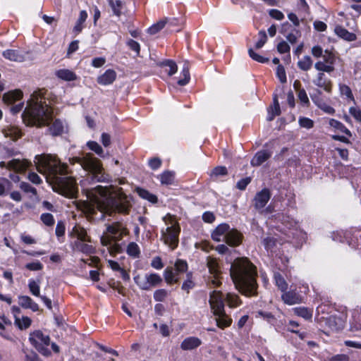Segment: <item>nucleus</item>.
Listing matches in <instances>:
<instances>
[{
	"mask_svg": "<svg viewBox=\"0 0 361 361\" xmlns=\"http://www.w3.org/2000/svg\"><path fill=\"white\" fill-rule=\"evenodd\" d=\"M84 191L87 200L78 201L76 207L88 216H93L97 212L102 213V217L115 212L127 214L132 206L129 197L122 192L114 195L107 187L97 185Z\"/></svg>",
	"mask_w": 361,
	"mask_h": 361,
	"instance_id": "obj_1",
	"label": "nucleus"
},
{
	"mask_svg": "<svg viewBox=\"0 0 361 361\" xmlns=\"http://www.w3.org/2000/svg\"><path fill=\"white\" fill-rule=\"evenodd\" d=\"M35 163L37 171L45 176L54 190L65 197H76L77 183L74 178L67 176L69 171L66 164L62 163L56 155L50 154L37 155Z\"/></svg>",
	"mask_w": 361,
	"mask_h": 361,
	"instance_id": "obj_2",
	"label": "nucleus"
},
{
	"mask_svg": "<svg viewBox=\"0 0 361 361\" xmlns=\"http://www.w3.org/2000/svg\"><path fill=\"white\" fill-rule=\"evenodd\" d=\"M231 277L235 288L246 296L257 294L256 267L246 257L235 259L231 266Z\"/></svg>",
	"mask_w": 361,
	"mask_h": 361,
	"instance_id": "obj_3",
	"label": "nucleus"
},
{
	"mask_svg": "<svg viewBox=\"0 0 361 361\" xmlns=\"http://www.w3.org/2000/svg\"><path fill=\"white\" fill-rule=\"evenodd\" d=\"M22 118L27 126L42 128L48 126L53 120V109L47 103L42 91L35 92Z\"/></svg>",
	"mask_w": 361,
	"mask_h": 361,
	"instance_id": "obj_4",
	"label": "nucleus"
},
{
	"mask_svg": "<svg viewBox=\"0 0 361 361\" xmlns=\"http://www.w3.org/2000/svg\"><path fill=\"white\" fill-rule=\"evenodd\" d=\"M70 164H79L87 172V179L94 183H108L110 176L106 173L103 164L99 159L94 157L92 153L82 154L81 157L69 158Z\"/></svg>",
	"mask_w": 361,
	"mask_h": 361,
	"instance_id": "obj_5",
	"label": "nucleus"
},
{
	"mask_svg": "<svg viewBox=\"0 0 361 361\" xmlns=\"http://www.w3.org/2000/svg\"><path fill=\"white\" fill-rule=\"evenodd\" d=\"M163 220L167 227L161 231V240L171 250H174L178 244V235L180 231V226L175 218L169 214H166L163 218Z\"/></svg>",
	"mask_w": 361,
	"mask_h": 361,
	"instance_id": "obj_6",
	"label": "nucleus"
},
{
	"mask_svg": "<svg viewBox=\"0 0 361 361\" xmlns=\"http://www.w3.org/2000/svg\"><path fill=\"white\" fill-rule=\"evenodd\" d=\"M29 341L36 350L44 356H49L51 351L48 349L50 338L40 330H35L30 334Z\"/></svg>",
	"mask_w": 361,
	"mask_h": 361,
	"instance_id": "obj_7",
	"label": "nucleus"
},
{
	"mask_svg": "<svg viewBox=\"0 0 361 361\" xmlns=\"http://www.w3.org/2000/svg\"><path fill=\"white\" fill-rule=\"evenodd\" d=\"M135 283L144 290H149L152 287L160 285L162 282L161 277L157 274H148L144 277L137 275L134 277Z\"/></svg>",
	"mask_w": 361,
	"mask_h": 361,
	"instance_id": "obj_8",
	"label": "nucleus"
},
{
	"mask_svg": "<svg viewBox=\"0 0 361 361\" xmlns=\"http://www.w3.org/2000/svg\"><path fill=\"white\" fill-rule=\"evenodd\" d=\"M335 62V56L333 53L326 50L323 56V61H318L314 64V68L319 73H331L335 68L334 63Z\"/></svg>",
	"mask_w": 361,
	"mask_h": 361,
	"instance_id": "obj_9",
	"label": "nucleus"
},
{
	"mask_svg": "<svg viewBox=\"0 0 361 361\" xmlns=\"http://www.w3.org/2000/svg\"><path fill=\"white\" fill-rule=\"evenodd\" d=\"M106 231L113 242L120 241L123 235L128 233L127 228L119 222H115L111 225H109L106 228Z\"/></svg>",
	"mask_w": 361,
	"mask_h": 361,
	"instance_id": "obj_10",
	"label": "nucleus"
},
{
	"mask_svg": "<svg viewBox=\"0 0 361 361\" xmlns=\"http://www.w3.org/2000/svg\"><path fill=\"white\" fill-rule=\"evenodd\" d=\"M31 165L30 161L23 159H13L8 163L5 161L0 162L1 168H6L9 170H13L16 172H24Z\"/></svg>",
	"mask_w": 361,
	"mask_h": 361,
	"instance_id": "obj_11",
	"label": "nucleus"
},
{
	"mask_svg": "<svg viewBox=\"0 0 361 361\" xmlns=\"http://www.w3.org/2000/svg\"><path fill=\"white\" fill-rule=\"evenodd\" d=\"M209 305L214 314L221 312L224 310L223 295L221 291L214 290L210 293Z\"/></svg>",
	"mask_w": 361,
	"mask_h": 361,
	"instance_id": "obj_12",
	"label": "nucleus"
},
{
	"mask_svg": "<svg viewBox=\"0 0 361 361\" xmlns=\"http://www.w3.org/2000/svg\"><path fill=\"white\" fill-rule=\"evenodd\" d=\"M271 197V193L269 189L264 188L258 192L253 200L254 207L256 209H263Z\"/></svg>",
	"mask_w": 361,
	"mask_h": 361,
	"instance_id": "obj_13",
	"label": "nucleus"
},
{
	"mask_svg": "<svg viewBox=\"0 0 361 361\" xmlns=\"http://www.w3.org/2000/svg\"><path fill=\"white\" fill-rule=\"evenodd\" d=\"M313 83L318 87L323 89L326 92H331L332 82L325 76L324 73H318L315 78L313 80Z\"/></svg>",
	"mask_w": 361,
	"mask_h": 361,
	"instance_id": "obj_14",
	"label": "nucleus"
},
{
	"mask_svg": "<svg viewBox=\"0 0 361 361\" xmlns=\"http://www.w3.org/2000/svg\"><path fill=\"white\" fill-rule=\"evenodd\" d=\"M230 230V226L227 224H221L219 225L212 232V239L216 242L224 240Z\"/></svg>",
	"mask_w": 361,
	"mask_h": 361,
	"instance_id": "obj_15",
	"label": "nucleus"
},
{
	"mask_svg": "<svg viewBox=\"0 0 361 361\" xmlns=\"http://www.w3.org/2000/svg\"><path fill=\"white\" fill-rule=\"evenodd\" d=\"M116 78V73L113 69L106 70L102 75H99L97 80L102 85L112 84Z\"/></svg>",
	"mask_w": 361,
	"mask_h": 361,
	"instance_id": "obj_16",
	"label": "nucleus"
},
{
	"mask_svg": "<svg viewBox=\"0 0 361 361\" xmlns=\"http://www.w3.org/2000/svg\"><path fill=\"white\" fill-rule=\"evenodd\" d=\"M282 300L287 305H293L300 303L302 301L301 296L295 291L283 292L281 295Z\"/></svg>",
	"mask_w": 361,
	"mask_h": 361,
	"instance_id": "obj_17",
	"label": "nucleus"
},
{
	"mask_svg": "<svg viewBox=\"0 0 361 361\" xmlns=\"http://www.w3.org/2000/svg\"><path fill=\"white\" fill-rule=\"evenodd\" d=\"M18 304L23 308L30 309L33 312L39 310V305L27 295H20L18 297Z\"/></svg>",
	"mask_w": 361,
	"mask_h": 361,
	"instance_id": "obj_18",
	"label": "nucleus"
},
{
	"mask_svg": "<svg viewBox=\"0 0 361 361\" xmlns=\"http://www.w3.org/2000/svg\"><path fill=\"white\" fill-rule=\"evenodd\" d=\"M214 314L216 317L215 321L218 327L224 329L231 326L232 319L225 313L224 310L221 311V312Z\"/></svg>",
	"mask_w": 361,
	"mask_h": 361,
	"instance_id": "obj_19",
	"label": "nucleus"
},
{
	"mask_svg": "<svg viewBox=\"0 0 361 361\" xmlns=\"http://www.w3.org/2000/svg\"><path fill=\"white\" fill-rule=\"evenodd\" d=\"M242 235L235 229H231L227 234L226 243L230 246H237L241 243Z\"/></svg>",
	"mask_w": 361,
	"mask_h": 361,
	"instance_id": "obj_20",
	"label": "nucleus"
},
{
	"mask_svg": "<svg viewBox=\"0 0 361 361\" xmlns=\"http://www.w3.org/2000/svg\"><path fill=\"white\" fill-rule=\"evenodd\" d=\"M202 343L200 339L197 337H188L185 338L180 344L183 350H190L199 347Z\"/></svg>",
	"mask_w": 361,
	"mask_h": 361,
	"instance_id": "obj_21",
	"label": "nucleus"
},
{
	"mask_svg": "<svg viewBox=\"0 0 361 361\" xmlns=\"http://www.w3.org/2000/svg\"><path fill=\"white\" fill-rule=\"evenodd\" d=\"M271 152L267 150H261L256 153L251 161L253 166H259L271 157Z\"/></svg>",
	"mask_w": 361,
	"mask_h": 361,
	"instance_id": "obj_22",
	"label": "nucleus"
},
{
	"mask_svg": "<svg viewBox=\"0 0 361 361\" xmlns=\"http://www.w3.org/2000/svg\"><path fill=\"white\" fill-rule=\"evenodd\" d=\"M3 56L6 59L11 61L23 62L25 61L24 54L18 50L7 49L3 52Z\"/></svg>",
	"mask_w": 361,
	"mask_h": 361,
	"instance_id": "obj_23",
	"label": "nucleus"
},
{
	"mask_svg": "<svg viewBox=\"0 0 361 361\" xmlns=\"http://www.w3.org/2000/svg\"><path fill=\"white\" fill-rule=\"evenodd\" d=\"M334 32L339 37L348 42H353L357 39L355 34L348 32L346 29L341 25L336 26Z\"/></svg>",
	"mask_w": 361,
	"mask_h": 361,
	"instance_id": "obj_24",
	"label": "nucleus"
},
{
	"mask_svg": "<svg viewBox=\"0 0 361 361\" xmlns=\"http://www.w3.org/2000/svg\"><path fill=\"white\" fill-rule=\"evenodd\" d=\"M3 133L5 137L11 138L12 140H17L21 137L22 133L20 129L16 126H9L3 130Z\"/></svg>",
	"mask_w": 361,
	"mask_h": 361,
	"instance_id": "obj_25",
	"label": "nucleus"
},
{
	"mask_svg": "<svg viewBox=\"0 0 361 361\" xmlns=\"http://www.w3.org/2000/svg\"><path fill=\"white\" fill-rule=\"evenodd\" d=\"M49 126L48 130L53 136L59 135L63 132V125L59 119L52 120Z\"/></svg>",
	"mask_w": 361,
	"mask_h": 361,
	"instance_id": "obj_26",
	"label": "nucleus"
},
{
	"mask_svg": "<svg viewBox=\"0 0 361 361\" xmlns=\"http://www.w3.org/2000/svg\"><path fill=\"white\" fill-rule=\"evenodd\" d=\"M90 241H85V240H76L74 243L73 247L75 250L82 252L85 254H91L94 252V248L91 245H89L87 243Z\"/></svg>",
	"mask_w": 361,
	"mask_h": 361,
	"instance_id": "obj_27",
	"label": "nucleus"
},
{
	"mask_svg": "<svg viewBox=\"0 0 361 361\" xmlns=\"http://www.w3.org/2000/svg\"><path fill=\"white\" fill-rule=\"evenodd\" d=\"M22 97L23 92L20 90H15L4 94L3 96V100L5 103L12 104L20 100Z\"/></svg>",
	"mask_w": 361,
	"mask_h": 361,
	"instance_id": "obj_28",
	"label": "nucleus"
},
{
	"mask_svg": "<svg viewBox=\"0 0 361 361\" xmlns=\"http://www.w3.org/2000/svg\"><path fill=\"white\" fill-rule=\"evenodd\" d=\"M72 234L78 238L77 240L91 241L90 238L87 235L86 230L80 225H75L73 228Z\"/></svg>",
	"mask_w": 361,
	"mask_h": 361,
	"instance_id": "obj_29",
	"label": "nucleus"
},
{
	"mask_svg": "<svg viewBox=\"0 0 361 361\" xmlns=\"http://www.w3.org/2000/svg\"><path fill=\"white\" fill-rule=\"evenodd\" d=\"M207 264L209 273L214 276L219 275L221 271L219 270V264L216 259L212 257H208L207 259Z\"/></svg>",
	"mask_w": 361,
	"mask_h": 361,
	"instance_id": "obj_30",
	"label": "nucleus"
},
{
	"mask_svg": "<svg viewBox=\"0 0 361 361\" xmlns=\"http://www.w3.org/2000/svg\"><path fill=\"white\" fill-rule=\"evenodd\" d=\"M56 75L59 78L66 81H73L76 80V75L71 71L68 69H61L56 73Z\"/></svg>",
	"mask_w": 361,
	"mask_h": 361,
	"instance_id": "obj_31",
	"label": "nucleus"
},
{
	"mask_svg": "<svg viewBox=\"0 0 361 361\" xmlns=\"http://www.w3.org/2000/svg\"><path fill=\"white\" fill-rule=\"evenodd\" d=\"M32 320L28 317H23L22 318L15 316V324L20 329L24 330L29 328L31 325Z\"/></svg>",
	"mask_w": 361,
	"mask_h": 361,
	"instance_id": "obj_32",
	"label": "nucleus"
},
{
	"mask_svg": "<svg viewBox=\"0 0 361 361\" xmlns=\"http://www.w3.org/2000/svg\"><path fill=\"white\" fill-rule=\"evenodd\" d=\"M329 124L331 127H333L334 128H336L340 130L341 132L344 133L345 134L350 137L352 135L350 131L342 123L337 120L331 118L329 121Z\"/></svg>",
	"mask_w": 361,
	"mask_h": 361,
	"instance_id": "obj_33",
	"label": "nucleus"
},
{
	"mask_svg": "<svg viewBox=\"0 0 361 361\" xmlns=\"http://www.w3.org/2000/svg\"><path fill=\"white\" fill-rule=\"evenodd\" d=\"M127 254L133 258H138L140 255V250L137 243H130L126 249Z\"/></svg>",
	"mask_w": 361,
	"mask_h": 361,
	"instance_id": "obj_34",
	"label": "nucleus"
},
{
	"mask_svg": "<svg viewBox=\"0 0 361 361\" xmlns=\"http://www.w3.org/2000/svg\"><path fill=\"white\" fill-rule=\"evenodd\" d=\"M164 279L168 284H173L178 282V279L175 277L173 269L167 267L164 271Z\"/></svg>",
	"mask_w": 361,
	"mask_h": 361,
	"instance_id": "obj_35",
	"label": "nucleus"
},
{
	"mask_svg": "<svg viewBox=\"0 0 361 361\" xmlns=\"http://www.w3.org/2000/svg\"><path fill=\"white\" fill-rule=\"evenodd\" d=\"M167 23L168 20L166 18L158 21L157 23L154 24L148 29V33L150 35L157 34L158 32H159L165 27Z\"/></svg>",
	"mask_w": 361,
	"mask_h": 361,
	"instance_id": "obj_36",
	"label": "nucleus"
},
{
	"mask_svg": "<svg viewBox=\"0 0 361 361\" xmlns=\"http://www.w3.org/2000/svg\"><path fill=\"white\" fill-rule=\"evenodd\" d=\"M87 18V13L85 11H81L80 13L79 18L76 23V25L73 27V32L76 34L80 32L82 30V23L86 20Z\"/></svg>",
	"mask_w": 361,
	"mask_h": 361,
	"instance_id": "obj_37",
	"label": "nucleus"
},
{
	"mask_svg": "<svg viewBox=\"0 0 361 361\" xmlns=\"http://www.w3.org/2000/svg\"><path fill=\"white\" fill-rule=\"evenodd\" d=\"M108 2L114 13L117 16H120L123 5V2L120 0H108Z\"/></svg>",
	"mask_w": 361,
	"mask_h": 361,
	"instance_id": "obj_38",
	"label": "nucleus"
},
{
	"mask_svg": "<svg viewBox=\"0 0 361 361\" xmlns=\"http://www.w3.org/2000/svg\"><path fill=\"white\" fill-rule=\"evenodd\" d=\"M226 300L230 307H236L241 303L238 295L231 293H227Z\"/></svg>",
	"mask_w": 361,
	"mask_h": 361,
	"instance_id": "obj_39",
	"label": "nucleus"
},
{
	"mask_svg": "<svg viewBox=\"0 0 361 361\" xmlns=\"http://www.w3.org/2000/svg\"><path fill=\"white\" fill-rule=\"evenodd\" d=\"M312 60L310 56H305L302 59L298 62V66L302 71H307L311 68Z\"/></svg>",
	"mask_w": 361,
	"mask_h": 361,
	"instance_id": "obj_40",
	"label": "nucleus"
},
{
	"mask_svg": "<svg viewBox=\"0 0 361 361\" xmlns=\"http://www.w3.org/2000/svg\"><path fill=\"white\" fill-rule=\"evenodd\" d=\"M274 280L276 285L282 292H285L287 290L288 283L279 273L274 274Z\"/></svg>",
	"mask_w": 361,
	"mask_h": 361,
	"instance_id": "obj_41",
	"label": "nucleus"
},
{
	"mask_svg": "<svg viewBox=\"0 0 361 361\" xmlns=\"http://www.w3.org/2000/svg\"><path fill=\"white\" fill-rule=\"evenodd\" d=\"M28 288L30 293L36 297L40 298V287L39 281H36L35 280H30L28 283Z\"/></svg>",
	"mask_w": 361,
	"mask_h": 361,
	"instance_id": "obj_42",
	"label": "nucleus"
},
{
	"mask_svg": "<svg viewBox=\"0 0 361 361\" xmlns=\"http://www.w3.org/2000/svg\"><path fill=\"white\" fill-rule=\"evenodd\" d=\"M174 179V173L171 171H164L160 175V181L161 184L169 185L171 184Z\"/></svg>",
	"mask_w": 361,
	"mask_h": 361,
	"instance_id": "obj_43",
	"label": "nucleus"
},
{
	"mask_svg": "<svg viewBox=\"0 0 361 361\" xmlns=\"http://www.w3.org/2000/svg\"><path fill=\"white\" fill-rule=\"evenodd\" d=\"M293 311L296 315L305 319H311L312 316L311 311L306 307H295L293 309Z\"/></svg>",
	"mask_w": 361,
	"mask_h": 361,
	"instance_id": "obj_44",
	"label": "nucleus"
},
{
	"mask_svg": "<svg viewBox=\"0 0 361 361\" xmlns=\"http://www.w3.org/2000/svg\"><path fill=\"white\" fill-rule=\"evenodd\" d=\"M281 113L280 106L277 98L274 99V106L271 107V113L268 117V121H272L276 116H279Z\"/></svg>",
	"mask_w": 361,
	"mask_h": 361,
	"instance_id": "obj_45",
	"label": "nucleus"
},
{
	"mask_svg": "<svg viewBox=\"0 0 361 361\" xmlns=\"http://www.w3.org/2000/svg\"><path fill=\"white\" fill-rule=\"evenodd\" d=\"M87 147L90 149L94 152L97 154H98L100 157H103L104 150L102 147L94 141H89L87 143Z\"/></svg>",
	"mask_w": 361,
	"mask_h": 361,
	"instance_id": "obj_46",
	"label": "nucleus"
},
{
	"mask_svg": "<svg viewBox=\"0 0 361 361\" xmlns=\"http://www.w3.org/2000/svg\"><path fill=\"white\" fill-rule=\"evenodd\" d=\"M168 291L165 289H158L154 291L153 297L156 301L163 302L168 296Z\"/></svg>",
	"mask_w": 361,
	"mask_h": 361,
	"instance_id": "obj_47",
	"label": "nucleus"
},
{
	"mask_svg": "<svg viewBox=\"0 0 361 361\" xmlns=\"http://www.w3.org/2000/svg\"><path fill=\"white\" fill-rule=\"evenodd\" d=\"M138 193L140 197L144 199L148 200L151 202H156L157 201V198L155 195L149 193L147 190L140 189L138 190Z\"/></svg>",
	"mask_w": 361,
	"mask_h": 361,
	"instance_id": "obj_48",
	"label": "nucleus"
},
{
	"mask_svg": "<svg viewBox=\"0 0 361 361\" xmlns=\"http://www.w3.org/2000/svg\"><path fill=\"white\" fill-rule=\"evenodd\" d=\"M194 282L192 280V274L188 273L187 279L183 282L182 289L188 293L194 287Z\"/></svg>",
	"mask_w": 361,
	"mask_h": 361,
	"instance_id": "obj_49",
	"label": "nucleus"
},
{
	"mask_svg": "<svg viewBox=\"0 0 361 361\" xmlns=\"http://www.w3.org/2000/svg\"><path fill=\"white\" fill-rule=\"evenodd\" d=\"M183 75L184 77L183 79H180L178 81V84L179 85H185L188 84L190 80V73H189V68L188 66H185L182 71Z\"/></svg>",
	"mask_w": 361,
	"mask_h": 361,
	"instance_id": "obj_50",
	"label": "nucleus"
},
{
	"mask_svg": "<svg viewBox=\"0 0 361 361\" xmlns=\"http://www.w3.org/2000/svg\"><path fill=\"white\" fill-rule=\"evenodd\" d=\"M42 221L48 226H53L54 224V219L52 214L49 213L42 214L40 216Z\"/></svg>",
	"mask_w": 361,
	"mask_h": 361,
	"instance_id": "obj_51",
	"label": "nucleus"
},
{
	"mask_svg": "<svg viewBox=\"0 0 361 361\" xmlns=\"http://www.w3.org/2000/svg\"><path fill=\"white\" fill-rule=\"evenodd\" d=\"M248 53L250 56L255 61L260 62V63H265L269 61L267 58H265L262 56H260L259 54L255 53L252 48L248 49Z\"/></svg>",
	"mask_w": 361,
	"mask_h": 361,
	"instance_id": "obj_52",
	"label": "nucleus"
},
{
	"mask_svg": "<svg viewBox=\"0 0 361 361\" xmlns=\"http://www.w3.org/2000/svg\"><path fill=\"white\" fill-rule=\"evenodd\" d=\"M298 122L301 127L307 129H310L314 126V121L309 118H300Z\"/></svg>",
	"mask_w": 361,
	"mask_h": 361,
	"instance_id": "obj_53",
	"label": "nucleus"
},
{
	"mask_svg": "<svg viewBox=\"0 0 361 361\" xmlns=\"http://www.w3.org/2000/svg\"><path fill=\"white\" fill-rule=\"evenodd\" d=\"M259 39L255 44L256 49L262 48L264 45V44L266 43V42L267 40V36L265 31H264V30L259 31Z\"/></svg>",
	"mask_w": 361,
	"mask_h": 361,
	"instance_id": "obj_54",
	"label": "nucleus"
},
{
	"mask_svg": "<svg viewBox=\"0 0 361 361\" xmlns=\"http://www.w3.org/2000/svg\"><path fill=\"white\" fill-rule=\"evenodd\" d=\"M175 269L177 272L183 273L188 269V264L184 260L178 259L175 263Z\"/></svg>",
	"mask_w": 361,
	"mask_h": 361,
	"instance_id": "obj_55",
	"label": "nucleus"
},
{
	"mask_svg": "<svg viewBox=\"0 0 361 361\" xmlns=\"http://www.w3.org/2000/svg\"><path fill=\"white\" fill-rule=\"evenodd\" d=\"M339 90L341 94L345 95L349 99H354L352 91L348 85L344 84L340 85Z\"/></svg>",
	"mask_w": 361,
	"mask_h": 361,
	"instance_id": "obj_56",
	"label": "nucleus"
},
{
	"mask_svg": "<svg viewBox=\"0 0 361 361\" xmlns=\"http://www.w3.org/2000/svg\"><path fill=\"white\" fill-rule=\"evenodd\" d=\"M349 113L359 123H361V110L356 106H351Z\"/></svg>",
	"mask_w": 361,
	"mask_h": 361,
	"instance_id": "obj_57",
	"label": "nucleus"
},
{
	"mask_svg": "<svg viewBox=\"0 0 361 361\" xmlns=\"http://www.w3.org/2000/svg\"><path fill=\"white\" fill-rule=\"evenodd\" d=\"M163 65L169 67V71L168 72L169 75H172L177 72L178 67L174 61L167 60L163 63Z\"/></svg>",
	"mask_w": 361,
	"mask_h": 361,
	"instance_id": "obj_58",
	"label": "nucleus"
},
{
	"mask_svg": "<svg viewBox=\"0 0 361 361\" xmlns=\"http://www.w3.org/2000/svg\"><path fill=\"white\" fill-rule=\"evenodd\" d=\"M25 268L30 271H39L43 269V265L39 261H36V262L26 264Z\"/></svg>",
	"mask_w": 361,
	"mask_h": 361,
	"instance_id": "obj_59",
	"label": "nucleus"
},
{
	"mask_svg": "<svg viewBox=\"0 0 361 361\" xmlns=\"http://www.w3.org/2000/svg\"><path fill=\"white\" fill-rule=\"evenodd\" d=\"M276 75L281 83L286 82V75L284 68L282 66H279L276 69Z\"/></svg>",
	"mask_w": 361,
	"mask_h": 361,
	"instance_id": "obj_60",
	"label": "nucleus"
},
{
	"mask_svg": "<svg viewBox=\"0 0 361 361\" xmlns=\"http://www.w3.org/2000/svg\"><path fill=\"white\" fill-rule=\"evenodd\" d=\"M20 188L21 190H23L25 192H30L33 195L37 194V190L35 188H33L32 185H30L29 183L25 182H22L20 184Z\"/></svg>",
	"mask_w": 361,
	"mask_h": 361,
	"instance_id": "obj_61",
	"label": "nucleus"
},
{
	"mask_svg": "<svg viewBox=\"0 0 361 361\" xmlns=\"http://www.w3.org/2000/svg\"><path fill=\"white\" fill-rule=\"evenodd\" d=\"M127 45L131 50L134 51L137 55L140 54V46L138 42L133 39H129L127 42Z\"/></svg>",
	"mask_w": 361,
	"mask_h": 361,
	"instance_id": "obj_62",
	"label": "nucleus"
},
{
	"mask_svg": "<svg viewBox=\"0 0 361 361\" xmlns=\"http://www.w3.org/2000/svg\"><path fill=\"white\" fill-rule=\"evenodd\" d=\"M277 50L280 54L288 53L290 51V47L286 42L283 41L277 45Z\"/></svg>",
	"mask_w": 361,
	"mask_h": 361,
	"instance_id": "obj_63",
	"label": "nucleus"
},
{
	"mask_svg": "<svg viewBox=\"0 0 361 361\" xmlns=\"http://www.w3.org/2000/svg\"><path fill=\"white\" fill-rule=\"evenodd\" d=\"M25 361H42L37 354L33 351L25 355Z\"/></svg>",
	"mask_w": 361,
	"mask_h": 361,
	"instance_id": "obj_64",
	"label": "nucleus"
}]
</instances>
